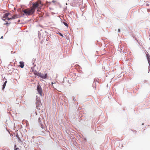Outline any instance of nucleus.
Instances as JSON below:
<instances>
[{"label":"nucleus","instance_id":"nucleus-1","mask_svg":"<svg viewBox=\"0 0 150 150\" xmlns=\"http://www.w3.org/2000/svg\"><path fill=\"white\" fill-rule=\"evenodd\" d=\"M17 18L18 17L16 16L15 15L11 16L10 13L8 12L4 14L2 19L3 20L7 22V21L15 19Z\"/></svg>","mask_w":150,"mask_h":150},{"label":"nucleus","instance_id":"nucleus-2","mask_svg":"<svg viewBox=\"0 0 150 150\" xmlns=\"http://www.w3.org/2000/svg\"><path fill=\"white\" fill-rule=\"evenodd\" d=\"M23 12L27 16L32 15L35 12L34 9L31 7L23 10Z\"/></svg>","mask_w":150,"mask_h":150},{"label":"nucleus","instance_id":"nucleus-3","mask_svg":"<svg viewBox=\"0 0 150 150\" xmlns=\"http://www.w3.org/2000/svg\"><path fill=\"white\" fill-rule=\"evenodd\" d=\"M41 4V1L40 0H39L37 1L36 2L33 3V6L31 7L35 11V9L38 7H39L40 6Z\"/></svg>","mask_w":150,"mask_h":150},{"label":"nucleus","instance_id":"nucleus-4","mask_svg":"<svg viewBox=\"0 0 150 150\" xmlns=\"http://www.w3.org/2000/svg\"><path fill=\"white\" fill-rule=\"evenodd\" d=\"M37 90L40 96H42L44 95L42 89L39 84L38 85Z\"/></svg>","mask_w":150,"mask_h":150},{"label":"nucleus","instance_id":"nucleus-5","mask_svg":"<svg viewBox=\"0 0 150 150\" xmlns=\"http://www.w3.org/2000/svg\"><path fill=\"white\" fill-rule=\"evenodd\" d=\"M38 75L40 77L45 79L47 77V74H43L41 73H38Z\"/></svg>","mask_w":150,"mask_h":150},{"label":"nucleus","instance_id":"nucleus-6","mask_svg":"<svg viewBox=\"0 0 150 150\" xmlns=\"http://www.w3.org/2000/svg\"><path fill=\"white\" fill-rule=\"evenodd\" d=\"M146 57L148 61V63L150 65V56L148 53L146 54Z\"/></svg>","mask_w":150,"mask_h":150},{"label":"nucleus","instance_id":"nucleus-7","mask_svg":"<svg viewBox=\"0 0 150 150\" xmlns=\"http://www.w3.org/2000/svg\"><path fill=\"white\" fill-rule=\"evenodd\" d=\"M20 65L18 66L21 68H23L24 66V63L23 62H19Z\"/></svg>","mask_w":150,"mask_h":150},{"label":"nucleus","instance_id":"nucleus-8","mask_svg":"<svg viewBox=\"0 0 150 150\" xmlns=\"http://www.w3.org/2000/svg\"><path fill=\"white\" fill-rule=\"evenodd\" d=\"M41 119L40 118H38V121L39 122L40 124V125L41 126V127L43 128V125L42 124V123L41 121Z\"/></svg>","mask_w":150,"mask_h":150},{"label":"nucleus","instance_id":"nucleus-9","mask_svg":"<svg viewBox=\"0 0 150 150\" xmlns=\"http://www.w3.org/2000/svg\"><path fill=\"white\" fill-rule=\"evenodd\" d=\"M7 81H5V82L3 85V88H2L3 90H4V88L6 86V84L7 83Z\"/></svg>","mask_w":150,"mask_h":150},{"label":"nucleus","instance_id":"nucleus-10","mask_svg":"<svg viewBox=\"0 0 150 150\" xmlns=\"http://www.w3.org/2000/svg\"><path fill=\"white\" fill-rule=\"evenodd\" d=\"M10 23H11V22H10L9 23L7 22V23H4V25H8L10 24Z\"/></svg>","mask_w":150,"mask_h":150},{"label":"nucleus","instance_id":"nucleus-11","mask_svg":"<svg viewBox=\"0 0 150 150\" xmlns=\"http://www.w3.org/2000/svg\"><path fill=\"white\" fill-rule=\"evenodd\" d=\"M64 24L66 26H68V24H67V23H66L64 22Z\"/></svg>","mask_w":150,"mask_h":150},{"label":"nucleus","instance_id":"nucleus-12","mask_svg":"<svg viewBox=\"0 0 150 150\" xmlns=\"http://www.w3.org/2000/svg\"><path fill=\"white\" fill-rule=\"evenodd\" d=\"M16 145H15L14 146V149L15 150V149H16Z\"/></svg>","mask_w":150,"mask_h":150},{"label":"nucleus","instance_id":"nucleus-13","mask_svg":"<svg viewBox=\"0 0 150 150\" xmlns=\"http://www.w3.org/2000/svg\"><path fill=\"white\" fill-rule=\"evenodd\" d=\"M19 150V149L18 148H16V149H15V150Z\"/></svg>","mask_w":150,"mask_h":150},{"label":"nucleus","instance_id":"nucleus-14","mask_svg":"<svg viewBox=\"0 0 150 150\" xmlns=\"http://www.w3.org/2000/svg\"><path fill=\"white\" fill-rule=\"evenodd\" d=\"M59 35H60L61 36H62L63 37V35L62 34V33H59Z\"/></svg>","mask_w":150,"mask_h":150},{"label":"nucleus","instance_id":"nucleus-15","mask_svg":"<svg viewBox=\"0 0 150 150\" xmlns=\"http://www.w3.org/2000/svg\"><path fill=\"white\" fill-rule=\"evenodd\" d=\"M118 31L119 32H120V29H118Z\"/></svg>","mask_w":150,"mask_h":150}]
</instances>
